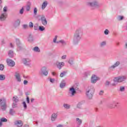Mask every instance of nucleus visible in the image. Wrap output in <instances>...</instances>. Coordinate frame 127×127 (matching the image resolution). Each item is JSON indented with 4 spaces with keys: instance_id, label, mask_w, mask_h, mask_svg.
I'll list each match as a JSON object with an SVG mask.
<instances>
[{
    "instance_id": "34",
    "label": "nucleus",
    "mask_w": 127,
    "mask_h": 127,
    "mask_svg": "<svg viewBox=\"0 0 127 127\" xmlns=\"http://www.w3.org/2000/svg\"><path fill=\"white\" fill-rule=\"evenodd\" d=\"M34 14H36L37 13V8H35L34 9Z\"/></svg>"
},
{
    "instance_id": "59",
    "label": "nucleus",
    "mask_w": 127,
    "mask_h": 127,
    "mask_svg": "<svg viewBox=\"0 0 127 127\" xmlns=\"http://www.w3.org/2000/svg\"><path fill=\"white\" fill-rule=\"evenodd\" d=\"M126 47H127V43L126 44Z\"/></svg>"
},
{
    "instance_id": "62",
    "label": "nucleus",
    "mask_w": 127,
    "mask_h": 127,
    "mask_svg": "<svg viewBox=\"0 0 127 127\" xmlns=\"http://www.w3.org/2000/svg\"><path fill=\"white\" fill-rule=\"evenodd\" d=\"M76 33H78V31H76Z\"/></svg>"
},
{
    "instance_id": "45",
    "label": "nucleus",
    "mask_w": 127,
    "mask_h": 127,
    "mask_svg": "<svg viewBox=\"0 0 127 127\" xmlns=\"http://www.w3.org/2000/svg\"><path fill=\"white\" fill-rule=\"evenodd\" d=\"M103 94H104V91H101L99 93V95H100V96H102V95H103Z\"/></svg>"
},
{
    "instance_id": "39",
    "label": "nucleus",
    "mask_w": 127,
    "mask_h": 127,
    "mask_svg": "<svg viewBox=\"0 0 127 127\" xmlns=\"http://www.w3.org/2000/svg\"><path fill=\"white\" fill-rule=\"evenodd\" d=\"M46 18H45V16H42V21H43V20H46Z\"/></svg>"
},
{
    "instance_id": "57",
    "label": "nucleus",
    "mask_w": 127,
    "mask_h": 127,
    "mask_svg": "<svg viewBox=\"0 0 127 127\" xmlns=\"http://www.w3.org/2000/svg\"><path fill=\"white\" fill-rule=\"evenodd\" d=\"M23 127H28V125H25Z\"/></svg>"
},
{
    "instance_id": "56",
    "label": "nucleus",
    "mask_w": 127,
    "mask_h": 127,
    "mask_svg": "<svg viewBox=\"0 0 127 127\" xmlns=\"http://www.w3.org/2000/svg\"><path fill=\"white\" fill-rule=\"evenodd\" d=\"M34 101V99H31V103H32Z\"/></svg>"
},
{
    "instance_id": "33",
    "label": "nucleus",
    "mask_w": 127,
    "mask_h": 127,
    "mask_svg": "<svg viewBox=\"0 0 127 127\" xmlns=\"http://www.w3.org/2000/svg\"><path fill=\"white\" fill-rule=\"evenodd\" d=\"M23 11H24V8L23 7H22V9H21L20 10V13L21 14H22V13H23Z\"/></svg>"
},
{
    "instance_id": "44",
    "label": "nucleus",
    "mask_w": 127,
    "mask_h": 127,
    "mask_svg": "<svg viewBox=\"0 0 127 127\" xmlns=\"http://www.w3.org/2000/svg\"><path fill=\"white\" fill-rule=\"evenodd\" d=\"M50 81L51 82V83H53V82H54V79L50 78Z\"/></svg>"
},
{
    "instance_id": "11",
    "label": "nucleus",
    "mask_w": 127,
    "mask_h": 127,
    "mask_svg": "<svg viewBox=\"0 0 127 127\" xmlns=\"http://www.w3.org/2000/svg\"><path fill=\"white\" fill-rule=\"evenodd\" d=\"M46 71V67H43L42 68V72L45 75V76H47V75L48 74V72Z\"/></svg>"
},
{
    "instance_id": "19",
    "label": "nucleus",
    "mask_w": 127,
    "mask_h": 127,
    "mask_svg": "<svg viewBox=\"0 0 127 127\" xmlns=\"http://www.w3.org/2000/svg\"><path fill=\"white\" fill-rule=\"evenodd\" d=\"M4 79H5V76H4V75H0V80H1V81H3Z\"/></svg>"
},
{
    "instance_id": "3",
    "label": "nucleus",
    "mask_w": 127,
    "mask_h": 127,
    "mask_svg": "<svg viewBox=\"0 0 127 127\" xmlns=\"http://www.w3.org/2000/svg\"><path fill=\"white\" fill-rule=\"evenodd\" d=\"M94 92H95V89L94 88H91L89 90L87 91L86 92V95L89 98H92L93 95L94 94Z\"/></svg>"
},
{
    "instance_id": "21",
    "label": "nucleus",
    "mask_w": 127,
    "mask_h": 127,
    "mask_svg": "<svg viewBox=\"0 0 127 127\" xmlns=\"http://www.w3.org/2000/svg\"><path fill=\"white\" fill-rule=\"evenodd\" d=\"M34 51H36V52H40V50L38 48V47H35L33 49Z\"/></svg>"
},
{
    "instance_id": "50",
    "label": "nucleus",
    "mask_w": 127,
    "mask_h": 127,
    "mask_svg": "<svg viewBox=\"0 0 127 127\" xmlns=\"http://www.w3.org/2000/svg\"><path fill=\"white\" fill-rule=\"evenodd\" d=\"M23 27H24V28H27V25H24Z\"/></svg>"
},
{
    "instance_id": "26",
    "label": "nucleus",
    "mask_w": 127,
    "mask_h": 127,
    "mask_svg": "<svg viewBox=\"0 0 127 127\" xmlns=\"http://www.w3.org/2000/svg\"><path fill=\"white\" fill-rule=\"evenodd\" d=\"M76 121L78 122V125H80L81 124H82V120L79 119V118H77Z\"/></svg>"
},
{
    "instance_id": "5",
    "label": "nucleus",
    "mask_w": 127,
    "mask_h": 127,
    "mask_svg": "<svg viewBox=\"0 0 127 127\" xmlns=\"http://www.w3.org/2000/svg\"><path fill=\"white\" fill-rule=\"evenodd\" d=\"M98 80H100V78L95 75H93L91 77V83H96Z\"/></svg>"
},
{
    "instance_id": "9",
    "label": "nucleus",
    "mask_w": 127,
    "mask_h": 127,
    "mask_svg": "<svg viewBox=\"0 0 127 127\" xmlns=\"http://www.w3.org/2000/svg\"><path fill=\"white\" fill-rule=\"evenodd\" d=\"M6 17H7V14H6V13H3L1 14L0 17V20H4Z\"/></svg>"
},
{
    "instance_id": "1",
    "label": "nucleus",
    "mask_w": 127,
    "mask_h": 127,
    "mask_svg": "<svg viewBox=\"0 0 127 127\" xmlns=\"http://www.w3.org/2000/svg\"><path fill=\"white\" fill-rule=\"evenodd\" d=\"M0 105L1 106V110L5 111L6 109V104L5 103V99L4 98L0 99Z\"/></svg>"
},
{
    "instance_id": "15",
    "label": "nucleus",
    "mask_w": 127,
    "mask_h": 127,
    "mask_svg": "<svg viewBox=\"0 0 127 127\" xmlns=\"http://www.w3.org/2000/svg\"><path fill=\"white\" fill-rule=\"evenodd\" d=\"M47 6V1H44L42 5V9H44Z\"/></svg>"
},
{
    "instance_id": "42",
    "label": "nucleus",
    "mask_w": 127,
    "mask_h": 127,
    "mask_svg": "<svg viewBox=\"0 0 127 127\" xmlns=\"http://www.w3.org/2000/svg\"><path fill=\"white\" fill-rule=\"evenodd\" d=\"M104 45H106V42H103L101 44V46H104Z\"/></svg>"
},
{
    "instance_id": "7",
    "label": "nucleus",
    "mask_w": 127,
    "mask_h": 127,
    "mask_svg": "<svg viewBox=\"0 0 127 127\" xmlns=\"http://www.w3.org/2000/svg\"><path fill=\"white\" fill-rule=\"evenodd\" d=\"M118 105H119V103L113 102L112 103H111L109 105V108H110V109H114V108H116V107H117V106H118Z\"/></svg>"
},
{
    "instance_id": "25",
    "label": "nucleus",
    "mask_w": 127,
    "mask_h": 127,
    "mask_svg": "<svg viewBox=\"0 0 127 127\" xmlns=\"http://www.w3.org/2000/svg\"><path fill=\"white\" fill-rule=\"evenodd\" d=\"M42 22L43 25H46V24H47V21L46 20H44L42 21Z\"/></svg>"
},
{
    "instance_id": "4",
    "label": "nucleus",
    "mask_w": 127,
    "mask_h": 127,
    "mask_svg": "<svg viewBox=\"0 0 127 127\" xmlns=\"http://www.w3.org/2000/svg\"><path fill=\"white\" fill-rule=\"evenodd\" d=\"M6 62L7 65H8V66H10V67H13L14 65H15V63H14V61L10 59H7Z\"/></svg>"
},
{
    "instance_id": "23",
    "label": "nucleus",
    "mask_w": 127,
    "mask_h": 127,
    "mask_svg": "<svg viewBox=\"0 0 127 127\" xmlns=\"http://www.w3.org/2000/svg\"><path fill=\"white\" fill-rule=\"evenodd\" d=\"M118 20H123L124 19V16H118Z\"/></svg>"
},
{
    "instance_id": "37",
    "label": "nucleus",
    "mask_w": 127,
    "mask_h": 127,
    "mask_svg": "<svg viewBox=\"0 0 127 127\" xmlns=\"http://www.w3.org/2000/svg\"><path fill=\"white\" fill-rule=\"evenodd\" d=\"M3 11L4 12H6V11H7V8L6 7H4L3 9Z\"/></svg>"
},
{
    "instance_id": "49",
    "label": "nucleus",
    "mask_w": 127,
    "mask_h": 127,
    "mask_svg": "<svg viewBox=\"0 0 127 127\" xmlns=\"http://www.w3.org/2000/svg\"><path fill=\"white\" fill-rule=\"evenodd\" d=\"M68 62H69V64H73V62L72 61H69Z\"/></svg>"
},
{
    "instance_id": "36",
    "label": "nucleus",
    "mask_w": 127,
    "mask_h": 127,
    "mask_svg": "<svg viewBox=\"0 0 127 127\" xmlns=\"http://www.w3.org/2000/svg\"><path fill=\"white\" fill-rule=\"evenodd\" d=\"M59 42L63 43V44H64V43H65V42H64V41L63 40H61L59 42H57V43H59Z\"/></svg>"
},
{
    "instance_id": "38",
    "label": "nucleus",
    "mask_w": 127,
    "mask_h": 127,
    "mask_svg": "<svg viewBox=\"0 0 127 127\" xmlns=\"http://www.w3.org/2000/svg\"><path fill=\"white\" fill-rule=\"evenodd\" d=\"M104 33L105 34H109V30L106 29L105 31H104Z\"/></svg>"
},
{
    "instance_id": "28",
    "label": "nucleus",
    "mask_w": 127,
    "mask_h": 127,
    "mask_svg": "<svg viewBox=\"0 0 127 127\" xmlns=\"http://www.w3.org/2000/svg\"><path fill=\"white\" fill-rule=\"evenodd\" d=\"M4 69V66L3 64H0V70H2Z\"/></svg>"
},
{
    "instance_id": "53",
    "label": "nucleus",
    "mask_w": 127,
    "mask_h": 127,
    "mask_svg": "<svg viewBox=\"0 0 127 127\" xmlns=\"http://www.w3.org/2000/svg\"><path fill=\"white\" fill-rule=\"evenodd\" d=\"M110 84V82L109 81H106V85H109Z\"/></svg>"
},
{
    "instance_id": "22",
    "label": "nucleus",
    "mask_w": 127,
    "mask_h": 127,
    "mask_svg": "<svg viewBox=\"0 0 127 127\" xmlns=\"http://www.w3.org/2000/svg\"><path fill=\"white\" fill-rule=\"evenodd\" d=\"M66 73H67V72L66 71H64L63 72H62L60 74V77H64V76H65V75H66Z\"/></svg>"
},
{
    "instance_id": "51",
    "label": "nucleus",
    "mask_w": 127,
    "mask_h": 127,
    "mask_svg": "<svg viewBox=\"0 0 127 127\" xmlns=\"http://www.w3.org/2000/svg\"><path fill=\"white\" fill-rule=\"evenodd\" d=\"M12 112H13V111L12 110H10V114L11 115H12Z\"/></svg>"
},
{
    "instance_id": "30",
    "label": "nucleus",
    "mask_w": 127,
    "mask_h": 127,
    "mask_svg": "<svg viewBox=\"0 0 127 127\" xmlns=\"http://www.w3.org/2000/svg\"><path fill=\"white\" fill-rule=\"evenodd\" d=\"M39 29H40V30H41V31H43V30H44V29H45V28L44 27H43V26H40V27H39Z\"/></svg>"
},
{
    "instance_id": "48",
    "label": "nucleus",
    "mask_w": 127,
    "mask_h": 127,
    "mask_svg": "<svg viewBox=\"0 0 127 127\" xmlns=\"http://www.w3.org/2000/svg\"><path fill=\"white\" fill-rule=\"evenodd\" d=\"M89 5H90L91 6H94V5H95V3H89Z\"/></svg>"
},
{
    "instance_id": "27",
    "label": "nucleus",
    "mask_w": 127,
    "mask_h": 127,
    "mask_svg": "<svg viewBox=\"0 0 127 127\" xmlns=\"http://www.w3.org/2000/svg\"><path fill=\"white\" fill-rule=\"evenodd\" d=\"M65 83L62 82L60 84L61 88H64V87H65Z\"/></svg>"
},
{
    "instance_id": "54",
    "label": "nucleus",
    "mask_w": 127,
    "mask_h": 127,
    "mask_svg": "<svg viewBox=\"0 0 127 127\" xmlns=\"http://www.w3.org/2000/svg\"><path fill=\"white\" fill-rule=\"evenodd\" d=\"M2 122L1 121L0 122V127H1V126H2Z\"/></svg>"
},
{
    "instance_id": "29",
    "label": "nucleus",
    "mask_w": 127,
    "mask_h": 127,
    "mask_svg": "<svg viewBox=\"0 0 127 127\" xmlns=\"http://www.w3.org/2000/svg\"><path fill=\"white\" fill-rule=\"evenodd\" d=\"M0 122H7V120L5 118H1Z\"/></svg>"
},
{
    "instance_id": "40",
    "label": "nucleus",
    "mask_w": 127,
    "mask_h": 127,
    "mask_svg": "<svg viewBox=\"0 0 127 127\" xmlns=\"http://www.w3.org/2000/svg\"><path fill=\"white\" fill-rule=\"evenodd\" d=\"M57 37L58 36H56L55 38L54 39V42H55V43H56V40H57Z\"/></svg>"
},
{
    "instance_id": "10",
    "label": "nucleus",
    "mask_w": 127,
    "mask_h": 127,
    "mask_svg": "<svg viewBox=\"0 0 127 127\" xmlns=\"http://www.w3.org/2000/svg\"><path fill=\"white\" fill-rule=\"evenodd\" d=\"M64 65V63L63 62H57V66L58 67V68H59V69H61L62 67H63V66Z\"/></svg>"
},
{
    "instance_id": "61",
    "label": "nucleus",
    "mask_w": 127,
    "mask_h": 127,
    "mask_svg": "<svg viewBox=\"0 0 127 127\" xmlns=\"http://www.w3.org/2000/svg\"><path fill=\"white\" fill-rule=\"evenodd\" d=\"M76 36H77V37H79V35H77Z\"/></svg>"
},
{
    "instance_id": "32",
    "label": "nucleus",
    "mask_w": 127,
    "mask_h": 127,
    "mask_svg": "<svg viewBox=\"0 0 127 127\" xmlns=\"http://www.w3.org/2000/svg\"><path fill=\"white\" fill-rule=\"evenodd\" d=\"M16 107H17V104L16 103H13V105H12V107L13 108H16Z\"/></svg>"
},
{
    "instance_id": "41",
    "label": "nucleus",
    "mask_w": 127,
    "mask_h": 127,
    "mask_svg": "<svg viewBox=\"0 0 127 127\" xmlns=\"http://www.w3.org/2000/svg\"><path fill=\"white\" fill-rule=\"evenodd\" d=\"M120 91H121L122 92L123 91H125V87H121L120 88Z\"/></svg>"
},
{
    "instance_id": "52",
    "label": "nucleus",
    "mask_w": 127,
    "mask_h": 127,
    "mask_svg": "<svg viewBox=\"0 0 127 127\" xmlns=\"http://www.w3.org/2000/svg\"><path fill=\"white\" fill-rule=\"evenodd\" d=\"M52 75H53V76H55V75H56V73H55V72H52Z\"/></svg>"
},
{
    "instance_id": "18",
    "label": "nucleus",
    "mask_w": 127,
    "mask_h": 127,
    "mask_svg": "<svg viewBox=\"0 0 127 127\" xmlns=\"http://www.w3.org/2000/svg\"><path fill=\"white\" fill-rule=\"evenodd\" d=\"M12 100L13 102H15V103H17V102H18V98L17 96H14L13 97Z\"/></svg>"
},
{
    "instance_id": "24",
    "label": "nucleus",
    "mask_w": 127,
    "mask_h": 127,
    "mask_svg": "<svg viewBox=\"0 0 127 127\" xmlns=\"http://www.w3.org/2000/svg\"><path fill=\"white\" fill-rule=\"evenodd\" d=\"M64 107L65 109H69L70 108V105H69L68 104H64Z\"/></svg>"
},
{
    "instance_id": "46",
    "label": "nucleus",
    "mask_w": 127,
    "mask_h": 127,
    "mask_svg": "<svg viewBox=\"0 0 127 127\" xmlns=\"http://www.w3.org/2000/svg\"><path fill=\"white\" fill-rule=\"evenodd\" d=\"M66 55H64V56H63L62 58V59H66Z\"/></svg>"
},
{
    "instance_id": "13",
    "label": "nucleus",
    "mask_w": 127,
    "mask_h": 127,
    "mask_svg": "<svg viewBox=\"0 0 127 127\" xmlns=\"http://www.w3.org/2000/svg\"><path fill=\"white\" fill-rule=\"evenodd\" d=\"M56 118H57V114H53L52 115V118H51V120L53 122H54V121H55V120H56Z\"/></svg>"
},
{
    "instance_id": "60",
    "label": "nucleus",
    "mask_w": 127,
    "mask_h": 127,
    "mask_svg": "<svg viewBox=\"0 0 127 127\" xmlns=\"http://www.w3.org/2000/svg\"><path fill=\"white\" fill-rule=\"evenodd\" d=\"M0 3H1V0H0Z\"/></svg>"
},
{
    "instance_id": "35",
    "label": "nucleus",
    "mask_w": 127,
    "mask_h": 127,
    "mask_svg": "<svg viewBox=\"0 0 127 127\" xmlns=\"http://www.w3.org/2000/svg\"><path fill=\"white\" fill-rule=\"evenodd\" d=\"M29 27H33V22H30L29 23Z\"/></svg>"
},
{
    "instance_id": "55",
    "label": "nucleus",
    "mask_w": 127,
    "mask_h": 127,
    "mask_svg": "<svg viewBox=\"0 0 127 127\" xmlns=\"http://www.w3.org/2000/svg\"><path fill=\"white\" fill-rule=\"evenodd\" d=\"M11 47H13V45L11 43L10 44Z\"/></svg>"
},
{
    "instance_id": "47",
    "label": "nucleus",
    "mask_w": 127,
    "mask_h": 127,
    "mask_svg": "<svg viewBox=\"0 0 127 127\" xmlns=\"http://www.w3.org/2000/svg\"><path fill=\"white\" fill-rule=\"evenodd\" d=\"M27 83H28V81H27V80H24V85H26V84H27Z\"/></svg>"
},
{
    "instance_id": "43",
    "label": "nucleus",
    "mask_w": 127,
    "mask_h": 127,
    "mask_svg": "<svg viewBox=\"0 0 127 127\" xmlns=\"http://www.w3.org/2000/svg\"><path fill=\"white\" fill-rule=\"evenodd\" d=\"M27 102L28 103V104H29V97L28 96H27Z\"/></svg>"
},
{
    "instance_id": "2",
    "label": "nucleus",
    "mask_w": 127,
    "mask_h": 127,
    "mask_svg": "<svg viewBox=\"0 0 127 127\" xmlns=\"http://www.w3.org/2000/svg\"><path fill=\"white\" fill-rule=\"evenodd\" d=\"M127 79V76H119V77H115L114 78V82H121L125 81Z\"/></svg>"
},
{
    "instance_id": "20",
    "label": "nucleus",
    "mask_w": 127,
    "mask_h": 127,
    "mask_svg": "<svg viewBox=\"0 0 127 127\" xmlns=\"http://www.w3.org/2000/svg\"><path fill=\"white\" fill-rule=\"evenodd\" d=\"M120 65V62H116V63L115 64H114L113 66L112 67L113 68H116V67H118V65Z\"/></svg>"
},
{
    "instance_id": "8",
    "label": "nucleus",
    "mask_w": 127,
    "mask_h": 127,
    "mask_svg": "<svg viewBox=\"0 0 127 127\" xmlns=\"http://www.w3.org/2000/svg\"><path fill=\"white\" fill-rule=\"evenodd\" d=\"M30 7H31V2L28 1L27 2L26 6V10H27V11H29V10H30Z\"/></svg>"
},
{
    "instance_id": "58",
    "label": "nucleus",
    "mask_w": 127,
    "mask_h": 127,
    "mask_svg": "<svg viewBox=\"0 0 127 127\" xmlns=\"http://www.w3.org/2000/svg\"><path fill=\"white\" fill-rule=\"evenodd\" d=\"M57 127H63L62 125H58Z\"/></svg>"
},
{
    "instance_id": "12",
    "label": "nucleus",
    "mask_w": 127,
    "mask_h": 127,
    "mask_svg": "<svg viewBox=\"0 0 127 127\" xmlns=\"http://www.w3.org/2000/svg\"><path fill=\"white\" fill-rule=\"evenodd\" d=\"M15 77L16 79L17 80L18 82H21V78H20V75H19V73H16Z\"/></svg>"
},
{
    "instance_id": "14",
    "label": "nucleus",
    "mask_w": 127,
    "mask_h": 127,
    "mask_svg": "<svg viewBox=\"0 0 127 127\" xmlns=\"http://www.w3.org/2000/svg\"><path fill=\"white\" fill-rule=\"evenodd\" d=\"M30 60L29 59H24L23 60V62L24 64L27 65L29 62H30Z\"/></svg>"
},
{
    "instance_id": "17",
    "label": "nucleus",
    "mask_w": 127,
    "mask_h": 127,
    "mask_svg": "<svg viewBox=\"0 0 127 127\" xmlns=\"http://www.w3.org/2000/svg\"><path fill=\"white\" fill-rule=\"evenodd\" d=\"M8 56L11 58H12L13 57V52H12V51H9L8 53Z\"/></svg>"
},
{
    "instance_id": "16",
    "label": "nucleus",
    "mask_w": 127,
    "mask_h": 127,
    "mask_svg": "<svg viewBox=\"0 0 127 127\" xmlns=\"http://www.w3.org/2000/svg\"><path fill=\"white\" fill-rule=\"evenodd\" d=\"M70 91L72 95L74 96V95L76 93V91H75V89H74V88L72 87V88H70Z\"/></svg>"
},
{
    "instance_id": "63",
    "label": "nucleus",
    "mask_w": 127,
    "mask_h": 127,
    "mask_svg": "<svg viewBox=\"0 0 127 127\" xmlns=\"http://www.w3.org/2000/svg\"><path fill=\"white\" fill-rule=\"evenodd\" d=\"M24 78H25V77L24 76V75L23 76Z\"/></svg>"
},
{
    "instance_id": "31",
    "label": "nucleus",
    "mask_w": 127,
    "mask_h": 127,
    "mask_svg": "<svg viewBox=\"0 0 127 127\" xmlns=\"http://www.w3.org/2000/svg\"><path fill=\"white\" fill-rule=\"evenodd\" d=\"M23 105L25 109H26L27 108V106L26 105V103H25V102H23Z\"/></svg>"
},
{
    "instance_id": "6",
    "label": "nucleus",
    "mask_w": 127,
    "mask_h": 127,
    "mask_svg": "<svg viewBox=\"0 0 127 127\" xmlns=\"http://www.w3.org/2000/svg\"><path fill=\"white\" fill-rule=\"evenodd\" d=\"M15 126H16L17 127H22L23 123H22V121H16L14 122Z\"/></svg>"
}]
</instances>
